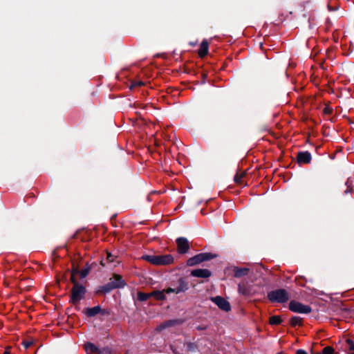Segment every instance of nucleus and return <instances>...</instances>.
<instances>
[{
  "instance_id": "obj_1",
  "label": "nucleus",
  "mask_w": 354,
  "mask_h": 354,
  "mask_svg": "<svg viewBox=\"0 0 354 354\" xmlns=\"http://www.w3.org/2000/svg\"><path fill=\"white\" fill-rule=\"evenodd\" d=\"M143 259L153 265H169L173 263L174 258L170 254L165 255H147Z\"/></svg>"
},
{
  "instance_id": "obj_2",
  "label": "nucleus",
  "mask_w": 354,
  "mask_h": 354,
  "mask_svg": "<svg viewBox=\"0 0 354 354\" xmlns=\"http://www.w3.org/2000/svg\"><path fill=\"white\" fill-rule=\"evenodd\" d=\"M268 297L272 302L284 303L289 299L287 291L284 289H279L268 293Z\"/></svg>"
},
{
  "instance_id": "obj_3",
  "label": "nucleus",
  "mask_w": 354,
  "mask_h": 354,
  "mask_svg": "<svg viewBox=\"0 0 354 354\" xmlns=\"http://www.w3.org/2000/svg\"><path fill=\"white\" fill-rule=\"evenodd\" d=\"M216 257L212 253H200L193 257L189 258L187 261L188 266H194L203 261L211 260Z\"/></svg>"
},
{
  "instance_id": "obj_4",
  "label": "nucleus",
  "mask_w": 354,
  "mask_h": 354,
  "mask_svg": "<svg viewBox=\"0 0 354 354\" xmlns=\"http://www.w3.org/2000/svg\"><path fill=\"white\" fill-rule=\"evenodd\" d=\"M125 285L124 281L122 280V277L118 274H114L112 278L110 279V281L105 286L102 288V291L108 292L111 290L115 288H120L124 287Z\"/></svg>"
},
{
  "instance_id": "obj_5",
  "label": "nucleus",
  "mask_w": 354,
  "mask_h": 354,
  "mask_svg": "<svg viewBox=\"0 0 354 354\" xmlns=\"http://www.w3.org/2000/svg\"><path fill=\"white\" fill-rule=\"evenodd\" d=\"M86 292V288L75 283L72 290L71 301L73 304H77L85 295Z\"/></svg>"
},
{
  "instance_id": "obj_6",
  "label": "nucleus",
  "mask_w": 354,
  "mask_h": 354,
  "mask_svg": "<svg viewBox=\"0 0 354 354\" xmlns=\"http://www.w3.org/2000/svg\"><path fill=\"white\" fill-rule=\"evenodd\" d=\"M289 309L294 313L304 314L310 313L312 310L309 306L304 305L299 301L294 300L290 302Z\"/></svg>"
},
{
  "instance_id": "obj_7",
  "label": "nucleus",
  "mask_w": 354,
  "mask_h": 354,
  "mask_svg": "<svg viewBox=\"0 0 354 354\" xmlns=\"http://www.w3.org/2000/svg\"><path fill=\"white\" fill-rule=\"evenodd\" d=\"M211 300L224 311L228 312L231 309L230 303L220 296L212 297Z\"/></svg>"
},
{
  "instance_id": "obj_8",
  "label": "nucleus",
  "mask_w": 354,
  "mask_h": 354,
  "mask_svg": "<svg viewBox=\"0 0 354 354\" xmlns=\"http://www.w3.org/2000/svg\"><path fill=\"white\" fill-rule=\"evenodd\" d=\"M179 285L178 287L173 288H168L165 290H164L165 293H176L178 294L181 292H185L188 289V285L187 283L185 282L183 279H180L179 281Z\"/></svg>"
},
{
  "instance_id": "obj_9",
  "label": "nucleus",
  "mask_w": 354,
  "mask_h": 354,
  "mask_svg": "<svg viewBox=\"0 0 354 354\" xmlns=\"http://www.w3.org/2000/svg\"><path fill=\"white\" fill-rule=\"evenodd\" d=\"M178 252L180 254H185L189 250V241L184 237H180L176 239Z\"/></svg>"
},
{
  "instance_id": "obj_10",
  "label": "nucleus",
  "mask_w": 354,
  "mask_h": 354,
  "mask_svg": "<svg viewBox=\"0 0 354 354\" xmlns=\"http://www.w3.org/2000/svg\"><path fill=\"white\" fill-rule=\"evenodd\" d=\"M182 322L179 319L167 320L157 326L156 328V330L157 332H161L167 328L174 327L176 325L180 324Z\"/></svg>"
},
{
  "instance_id": "obj_11",
  "label": "nucleus",
  "mask_w": 354,
  "mask_h": 354,
  "mask_svg": "<svg viewBox=\"0 0 354 354\" xmlns=\"http://www.w3.org/2000/svg\"><path fill=\"white\" fill-rule=\"evenodd\" d=\"M211 274V272L207 269H196L191 272L192 276L199 278H208Z\"/></svg>"
},
{
  "instance_id": "obj_12",
  "label": "nucleus",
  "mask_w": 354,
  "mask_h": 354,
  "mask_svg": "<svg viewBox=\"0 0 354 354\" xmlns=\"http://www.w3.org/2000/svg\"><path fill=\"white\" fill-rule=\"evenodd\" d=\"M297 158L299 164H307L311 160V155L308 151L299 152L297 154Z\"/></svg>"
},
{
  "instance_id": "obj_13",
  "label": "nucleus",
  "mask_w": 354,
  "mask_h": 354,
  "mask_svg": "<svg viewBox=\"0 0 354 354\" xmlns=\"http://www.w3.org/2000/svg\"><path fill=\"white\" fill-rule=\"evenodd\" d=\"M208 50H209V44L208 42L207 41V40H203L201 45H200V48L198 49V55L200 57H205L206 55H207L208 53Z\"/></svg>"
},
{
  "instance_id": "obj_14",
  "label": "nucleus",
  "mask_w": 354,
  "mask_h": 354,
  "mask_svg": "<svg viewBox=\"0 0 354 354\" xmlns=\"http://www.w3.org/2000/svg\"><path fill=\"white\" fill-rule=\"evenodd\" d=\"M90 353L96 354H111V351L109 348H104L102 349L98 348L94 344L90 343Z\"/></svg>"
},
{
  "instance_id": "obj_15",
  "label": "nucleus",
  "mask_w": 354,
  "mask_h": 354,
  "mask_svg": "<svg viewBox=\"0 0 354 354\" xmlns=\"http://www.w3.org/2000/svg\"><path fill=\"white\" fill-rule=\"evenodd\" d=\"M245 174L246 173L245 171H237L234 178L235 183L240 185H245V184L244 181V178L245 176Z\"/></svg>"
},
{
  "instance_id": "obj_16",
  "label": "nucleus",
  "mask_w": 354,
  "mask_h": 354,
  "mask_svg": "<svg viewBox=\"0 0 354 354\" xmlns=\"http://www.w3.org/2000/svg\"><path fill=\"white\" fill-rule=\"evenodd\" d=\"M97 314H101L102 315H108L109 313L105 309H102L100 306H95L93 308H90V317L94 316Z\"/></svg>"
},
{
  "instance_id": "obj_17",
  "label": "nucleus",
  "mask_w": 354,
  "mask_h": 354,
  "mask_svg": "<svg viewBox=\"0 0 354 354\" xmlns=\"http://www.w3.org/2000/svg\"><path fill=\"white\" fill-rule=\"evenodd\" d=\"M239 292L243 295H249L251 294V290L245 283H241L239 284Z\"/></svg>"
},
{
  "instance_id": "obj_18",
  "label": "nucleus",
  "mask_w": 354,
  "mask_h": 354,
  "mask_svg": "<svg viewBox=\"0 0 354 354\" xmlns=\"http://www.w3.org/2000/svg\"><path fill=\"white\" fill-rule=\"evenodd\" d=\"M249 270L248 268H236L234 269V276L236 277H240L244 275H246L248 273Z\"/></svg>"
},
{
  "instance_id": "obj_19",
  "label": "nucleus",
  "mask_w": 354,
  "mask_h": 354,
  "mask_svg": "<svg viewBox=\"0 0 354 354\" xmlns=\"http://www.w3.org/2000/svg\"><path fill=\"white\" fill-rule=\"evenodd\" d=\"M164 290L162 291H153L151 292V296L155 297L158 300H163L165 298Z\"/></svg>"
},
{
  "instance_id": "obj_20",
  "label": "nucleus",
  "mask_w": 354,
  "mask_h": 354,
  "mask_svg": "<svg viewBox=\"0 0 354 354\" xmlns=\"http://www.w3.org/2000/svg\"><path fill=\"white\" fill-rule=\"evenodd\" d=\"M151 297V293H145L142 292H139L137 296L138 299L140 301H147Z\"/></svg>"
},
{
  "instance_id": "obj_21",
  "label": "nucleus",
  "mask_w": 354,
  "mask_h": 354,
  "mask_svg": "<svg viewBox=\"0 0 354 354\" xmlns=\"http://www.w3.org/2000/svg\"><path fill=\"white\" fill-rule=\"evenodd\" d=\"M281 321L282 320L279 316L274 315V316H272L270 318L269 322L271 325H278V324H281Z\"/></svg>"
},
{
  "instance_id": "obj_22",
  "label": "nucleus",
  "mask_w": 354,
  "mask_h": 354,
  "mask_svg": "<svg viewBox=\"0 0 354 354\" xmlns=\"http://www.w3.org/2000/svg\"><path fill=\"white\" fill-rule=\"evenodd\" d=\"M301 324V319L299 317H293L290 319V324L292 326H296L297 325H300Z\"/></svg>"
},
{
  "instance_id": "obj_23",
  "label": "nucleus",
  "mask_w": 354,
  "mask_h": 354,
  "mask_svg": "<svg viewBox=\"0 0 354 354\" xmlns=\"http://www.w3.org/2000/svg\"><path fill=\"white\" fill-rule=\"evenodd\" d=\"M346 342L347 346H348L350 351H353V352H351L349 354H354V342H353V341L350 339H347Z\"/></svg>"
},
{
  "instance_id": "obj_24",
  "label": "nucleus",
  "mask_w": 354,
  "mask_h": 354,
  "mask_svg": "<svg viewBox=\"0 0 354 354\" xmlns=\"http://www.w3.org/2000/svg\"><path fill=\"white\" fill-rule=\"evenodd\" d=\"M333 113V108L328 105H325L323 109V113L324 115H330Z\"/></svg>"
},
{
  "instance_id": "obj_25",
  "label": "nucleus",
  "mask_w": 354,
  "mask_h": 354,
  "mask_svg": "<svg viewBox=\"0 0 354 354\" xmlns=\"http://www.w3.org/2000/svg\"><path fill=\"white\" fill-rule=\"evenodd\" d=\"M334 349L330 346L325 347L322 351V354H333Z\"/></svg>"
},
{
  "instance_id": "obj_26",
  "label": "nucleus",
  "mask_w": 354,
  "mask_h": 354,
  "mask_svg": "<svg viewBox=\"0 0 354 354\" xmlns=\"http://www.w3.org/2000/svg\"><path fill=\"white\" fill-rule=\"evenodd\" d=\"M144 85V82L142 81H134L131 83V86H130V88H135V87H137V86H141Z\"/></svg>"
},
{
  "instance_id": "obj_27",
  "label": "nucleus",
  "mask_w": 354,
  "mask_h": 354,
  "mask_svg": "<svg viewBox=\"0 0 354 354\" xmlns=\"http://www.w3.org/2000/svg\"><path fill=\"white\" fill-rule=\"evenodd\" d=\"M116 257L113 256L111 253L107 252L106 254V261L109 263H112L115 261Z\"/></svg>"
},
{
  "instance_id": "obj_28",
  "label": "nucleus",
  "mask_w": 354,
  "mask_h": 354,
  "mask_svg": "<svg viewBox=\"0 0 354 354\" xmlns=\"http://www.w3.org/2000/svg\"><path fill=\"white\" fill-rule=\"evenodd\" d=\"M345 185L346 186V189L344 190V193L346 194H348V193H351L352 190H353V188L351 187V185L349 184L348 181H347L345 184Z\"/></svg>"
},
{
  "instance_id": "obj_29",
  "label": "nucleus",
  "mask_w": 354,
  "mask_h": 354,
  "mask_svg": "<svg viewBox=\"0 0 354 354\" xmlns=\"http://www.w3.org/2000/svg\"><path fill=\"white\" fill-rule=\"evenodd\" d=\"M32 344V342H24V346L26 348H28L29 346H30V345Z\"/></svg>"
},
{
  "instance_id": "obj_30",
  "label": "nucleus",
  "mask_w": 354,
  "mask_h": 354,
  "mask_svg": "<svg viewBox=\"0 0 354 354\" xmlns=\"http://www.w3.org/2000/svg\"><path fill=\"white\" fill-rule=\"evenodd\" d=\"M84 348L86 353H87L88 351V342H84Z\"/></svg>"
},
{
  "instance_id": "obj_31",
  "label": "nucleus",
  "mask_w": 354,
  "mask_h": 354,
  "mask_svg": "<svg viewBox=\"0 0 354 354\" xmlns=\"http://www.w3.org/2000/svg\"><path fill=\"white\" fill-rule=\"evenodd\" d=\"M296 354H308L304 350L299 349L297 351Z\"/></svg>"
},
{
  "instance_id": "obj_32",
  "label": "nucleus",
  "mask_w": 354,
  "mask_h": 354,
  "mask_svg": "<svg viewBox=\"0 0 354 354\" xmlns=\"http://www.w3.org/2000/svg\"><path fill=\"white\" fill-rule=\"evenodd\" d=\"M84 312L85 313L86 315H88V308H85Z\"/></svg>"
},
{
  "instance_id": "obj_33",
  "label": "nucleus",
  "mask_w": 354,
  "mask_h": 354,
  "mask_svg": "<svg viewBox=\"0 0 354 354\" xmlns=\"http://www.w3.org/2000/svg\"><path fill=\"white\" fill-rule=\"evenodd\" d=\"M3 354H10V351H8V349H6V350L4 351Z\"/></svg>"
},
{
  "instance_id": "obj_34",
  "label": "nucleus",
  "mask_w": 354,
  "mask_h": 354,
  "mask_svg": "<svg viewBox=\"0 0 354 354\" xmlns=\"http://www.w3.org/2000/svg\"><path fill=\"white\" fill-rule=\"evenodd\" d=\"M82 276H83V277H85V276H86V274L83 273V274H82Z\"/></svg>"
},
{
  "instance_id": "obj_35",
  "label": "nucleus",
  "mask_w": 354,
  "mask_h": 354,
  "mask_svg": "<svg viewBox=\"0 0 354 354\" xmlns=\"http://www.w3.org/2000/svg\"><path fill=\"white\" fill-rule=\"evenodd\" d=\"M312 354H314V353H312ZM315 354H322V353H315Z\"/></svg>"
}]
</instances>
